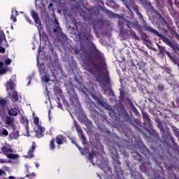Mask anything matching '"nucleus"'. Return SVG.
Listing matches in <instances>:
<instances>
[{
  "instance_id": "obj_3",
  "label": "nucleus",
  "mask_w": 179,
  "mask_h": 179,
  "mask_svg": "<svg viewBox=\"0 0 179 179\" xmlns=\"http://www.w3.org/2000/svg\"><path fill=\"white\" fill-rule=\"evenodd\" d=\"M69 100L71 106H72L76 114L78 115L79 121H80V122H83L87 118V116H86V113H85V111H83V109H82V106L80 105V102L78 99V95L76 94L73 95H70Z\"/></svg>"
},
{
  "instance_id": "obj_44",
  "label": "nucleus",
  "mask_w": 179,
  "mask_h": 179,
  "mask_svg": "<svg viewBox=\"0 0 179 179\" xmlns=\"http://www.w3.org/2000/svg\"><path fill=\"white\" fill-rule=\"evenodd\" d=\"M43 79L44 82H45V83H48V82H50V75L45 74Z\"/></svg>"
},
{
  "instance_id": "obj_64",
  "label": "nucleus",
  "mask_w": 179,
  "mask_h": 179,
  "mask_svg": "<svg viewBox=\"0 0 179 179\" xmlns=\"http://www.w3.org/2000/svg\"><path fill=\"white\" fill-rule=\"evenodd\" d=\"M125 135H128V134H131V131L128 129L127 131H124Z\"/></svg>"
},
{
  "instance_id": "obj_21",
  "label": "nucleus",
  "mask_w": 179,
  "mask_h": 179,
  "mask_svg": "<svg viewBox=\"0 0 179 179\" xmlns=\"http://www.w3.org/2000/svg\"><path fill=\"white\" fill-rule=\"evenodd\" d=\"M45 132V129L42 126L38 125L37 126V130H36V134L38 138H42L43 137V134Z\"/></svg>"
},
{
  "instance_id": "obj_18",
  "label": "nucleus",
  "mask_w": 179,
  "mask_h": 179,
  "mask_svg": "<svg viewBox=\"0 0 179 179\" xmlns=\"http://www.w3.org/2000/svg\"><path fill=\"white\" fill-rule=\"evenodd\" d=\"M20 122L21 124H25V131L29 134V120H27V117L21 115Z\"/></svg>"
},
{
  "instance_id": "obj_48",
  "label": "nucleus",
  "mask_w": 179,
  "mask_h": 179,
  "mask_svg": "<svg viewBox=\"0 0 179 179\" xmlns=\"http://www.w3.org/2000/svg\"><path fill=\"white\" fill-rule=\"evenodd\" d=\"M53 32L57 34H61L62 33V29L60 27H57L53 29Z\"/></svg>"
},
{
  "instance_id": "obj_38",
  "label": "nucleus",
  "mask_w": 179,
  "mask_h": 179,
  "mask_svg": "<svg viewBox=\"0 0 179 179\" xmlns=\"http://www.w3.org/2000/svg\"><path fill=\"white\" fill-rule=\"evenodd\" d=\"M3 41H6V37L5 36V34H0V44H2Z\"/></svg>"
},
{
  "instance_id": "obj_50",
  "label": "nucleus",
  "mask_w": 179,
  "mask_h": 179,
  "mask_svg": "<svg viewBox=\"0 0 179 179\" xmlns=\"http://www.w3.org/2000/svg\"><path fill=\"white\" fill-rule=\"evenodd\" d=\"M104 12H105L106 15H108V16H114V13L111 12L109 10L106 9L104 10Z\"/></svg>"
},
{
  "instance_id": "obj_46",
  "label": "nucleus",
  "mask_w": 179,
  "mask_h": 179,
  "mask_svg": "<svg viewBox=\"0 0 179 179\" xmlns=\"http://www.w3.org/2000/svg\"><path fill=\"white\" fill-rule=\"evenodd\" d=\"M34 125H36V127L40 125V119L38 118V117H34Z\"/></svg>"
},
{
  "instance_id": "obj_45",
  "label": "nucleus",
  "mask_w": 179,
  "mask_h": 179,
  "mask_svg": "<svg viewBox=\"0 0 179 179\" xmlns=\"http://www.w3.org/2000/svg\"><path fill=\"white\" fill-rule=\"evenodd\" d=\"M6 72H8V69H6V67H3L0 69V76L2 75H5Z\"/></svg>"
},
{
  "instance_id": "obj_6",
  "label": "nucleus",
  "mask_w": 179,
  "mask_h": 179,
  "mask_svg": "<svg viewBox=\"0 0 179 179\" xmlns=\"http://www.w3.org/2000/svg\"><path fill=\"white\" fill-rule=\"evenodd\" d=\"M92 47L94 48V55L95 58H96V59H98V61L100 62L96 65L94 64V66H97L98 68H99L101 71H104L107 69V64H106V59H104L103 56H101V53L100 52V51H99V50L96 48V45H94V43H92Z\"/></svg>"
},
{
  "instance_id": "obj_60",
  "label": "nucleus",
  "mask_w": 179,
  "mask_h": 179,
  "mask_svg": "<svg viewBox=\"0 0 179 179\" xmlns=\"http://www.w3.org/2000/svg\"><path fill=\"white\" fill-rule=\"evenodd\" d=\"M173 132H176V131H178V129L176 127V126H171Z\"/></svg>"
},
{
  "instance_id": "obj_25",
  "label": "nucleus",
  "mask_w": 179,
  "mask_h": 179,
  "mask_svg": "<svg viewBox=\"0 0 179 179\" xmlns=\"http://www.w3.org/2000/svg\"><path fill=\"white\" fill-rule=\"evenodd\" d=\"M12 15L10 17V19L13 20V22H17V19L16 18V16H17V10H16L15 8H12Z\"/></svg>"
},
{
  "instance_id": "obj_53",
  "label": "nucleus",
  "mask_w": 179,
  "mask_h": 179,
  "mask_svg": "<svg viewBox=\"0 0 179 179\" xmlns=\"http://www.w3.org/2000/svg\"><path fill=\"white\" fill-rule=\"evenodd\" d=\"M74 54H76V55H79V54H80V50L79 49V48H76L74 49Z\"/></svg>"
},
{
  "instance_id": "obj_59",
  "label": "nucleus",
  "mask_w": 179,
  "mask_h": 179,
  "mask_svg": "<svg viewBox=\"0 0 179 179\" xmlns=\"http://www.w3.org/2000/svg\"><path fill=\"white\" fill-rule=\"evenodd\" d=\"M165 54H166V55L169 57V58L171 59L173 56V55H171V53L170 52H169V50H168V52H166V53H165Z\"/></svg>"
},
{
  "instance_id": "obj_51",
  "label": "nucleus",
  "mask_w": 179,
  "mask_h": 179,
  "mask_svg": "<svg viewBox=\"0 0 179 179\" xmlns=\"http://www.w3.org/2000/svg\"><path fill=\"white\" fill-rule=\"evenodd\" d=\"M94 155H96L94 152H90L88 154L89 160H93V157H94Z\"/></svg>"
},
{
  "instance_id": "obj_55",
  "label": "nucleus",
  "mask_w": 179,
  "mask_h": 179,
  "mask_svg": "<svg viewBox=\"0 0 179 179\" xmlns=\"http://www.w3.org/2000/svg\"><path fill=\"white\" fill-rule=\"evenodd\" d=\"M25 177H27V178H30V177H36V173H31V174H27Z\"/></svg>"
},
{
  "instance_id": "obj_7",
  "label": "nucleus",
  "mask_w": 179,
  "mask_h": 179,
  "mask_svg": "<svg viewBox=\"0 0 179 179\" xmlns=\"http://www.w3.org/2000/svg\"><path fill=\"white\" fill-rule=\"evenodd\" d=\"M122 114L124 118V121H126V122H129L130 125H132V127H134L136 129L139 130V131L142 133V130H141V129H139V127L136 126L139 125V121L138 120L135 118H131L125 110L124 111H123Z\"/></svg>"
},
{
  "instance_id": "obj_9",
  "label": "nucleus",
  "mask_w": 179,
  "mask_h": 179,
  "mask_svg": "<svg viewBox=\"0 0 179 179\" xmlns=\"http://www.w3.org/2000/svg\"><path fill=\"white\" fill-rule=\"evenodd\" d=\"M120 33L121 34H123V36H131L133 40H139V37H138L136 32H135L134 30H128L124 28V27H121Z\"/></svg>"
},
{
  "instance_id": "obj_56",
  "label": "nucleus",
  "mask_w": 179,
  "mask_h": 179,
  "mask_svg": "<svg viewBox=\"0 0 179 179\" xmlns=\"http://www.w3.org/2000/svg\"><path fill=\"white\" fill-rule=\"evenodd\" d=\"M69 139L71 141V143H73L76 146V148H78V143H76V142L75 141V138H69Z\"/></svg>"
},
{
  "instance_id": "obj_11",
  "label": "nucleus",
  "mask_w": 179,
  "mask_h": 179,
  "mask_svg": "<svg viewBox=\"0 0 179 179\" xmlns=\"http://www.w3.org/2000/svg\"><path fill=\"white\" fill-rule=\"evenodd\" d=\"M55 94L57 96V103L58 108H61L62 110V104H61V99L64 97V94H62V90L58 88L55 90Z\"/></svg>"
},
{
  "instance_id": "obj_30",
  "label": "nucleus",
  "mask_w": 179,
  "mask_h": 179,
  "mask_svg": "<svg viewBox=\"0 0 179 179\" xmlns=\"http://www.w3.org/2000/svg\"><path fill=\"white\" fill-rule=\"evenodd\" d=\"M131 110L133 111L134 114L136 115L137 117H139L141 115V113H139V111H138V109H136V107H135L134 104H132L131 106Z\"/></svg>"
},
{
  "instance_id": "obj_8",
  "label": "nucleus",
  "mask_w": 179,
  "mask_h": 179,
  "mask_svg": "<svg viewBox=\"0 0 179 179\" xmlns=\"http://www.w3.org/2000/svg\"><path fill=\"white\" fill-rule=\"evenodd\" d=\"M121 27H124L125 29V26L129 29H141V24H139V22H131L128 20H124L122 22H120Z\"/></svg>"
},
{
  "instance_id": "obj_14",
  "label": "nucleus",
  "mask_w": 179,
  "mask_h": 179,
  "mask_svg": "<svg viewBox=\"0 0 179 179\" xmlns=\"http://www.w3.org/2000/svg\"><path fill=\"white\" fill-rule=\"evenodd\" d=\"M8 114L10 117H17V115L20 114V109L17 108H12L8 110Z\"/></svg>"
},
{
  "instance_id": "obj_26",
  "label": "nucleus",
  "mask_w": 179,
  "mask_h": 179,
  "mask_svg": "<svg viewBox=\"0 0 179 179\" xmlns=\"http://www.w3.org/2000/svg\"><path fill=\"white\" fill-rule=\"evenodd\" d=\"M91 96L94 100H95V101L99 103L100 106H104V103L103 102V101H101L100 98L96 96V94H91Z\"/></svg>"
},
{
  "instance_id": "obj_23",
  "label": "nucleus",
  "mask_w": 179,
  "mask_h": 179,
  "mask_svg": "<svg viewBox=\"0 0 179 179\" xmlns=\"http://www.w3.org/2000/svg\"><path fill=\"white\" fill-rule=\"evenodd\" d=\"M64 135L60 134L56 136L55 141L59 146L64 144Z\"/></svg>"
},
{
  "instance_id": "obj_54",
  "label": "nucleus",
  "mask_w": 179,
  "mask_h": 179,
  "mask_svg": "<svg viewBox=\"0 0 179 179\" xmlns=\"http://www.w3.org/2000/svg\"><path fill=\"white\" fill-rule=\"evenodd\" d=\"M171 61H172V62H173V64H178V60L176 59V57H173L171 59H170Z\"/></svg>"
},
{
  "instance_id": "obj_32",
  "label": "nucleus",
  "mask_w": 179,
  "mask_h": 179,
  "mask_svg": "<svg viewBox=\"0 0 179 179\" xmlns=\"http://www.w3.org/2000/svg\"><path fill=\"white\" fill-rule=\"evenodd\" d=\"M152 135H153L154 138H155L157 141L161 142L162 139L160 138V136H159V133L157 131H156V130H152Z\"/></svg>"
},
{
  "instance_id": "obj_29",
  "label": "nucleus",
  "mask_w": 179,
  "mask_h": 179,
  "mask_svg": "<svg viewBox=\"0 0 179 179\" xmlns=\"http://www.w3.org/2000/svg\"><path fill=\"white\" fill-rule=\"evenodd\" d=\"M49 148L50 150H55V138L50 140Z\"/></svg>"
},
{
  "instance_id": "obj_47",
  "label": "nucleus",
  "mask_w": 179,
  "mask_h": 179,
  "mask_svg": "<svg viewBox=\"0 0 179 179\" xmlns=\"http://www.w3.org/2000/svg\"><path fill=\"white\" fill-rule=\"evenodd\" d=\"M157 89L159 92H164V90H165L164 85H163V84L158 85Z\"/></svg>"
},
{
  "instance_id": "obj_1",
  "label": "nucleus",
  "mask_w": 179,
  "mask_h": 179,
  "mask_svg": "<svg viewBox=\"0 0 179 179\" xmlns=\"http://www.w3.org/2000/svg\"><path fill=\"white\" fill-rule=\"evenodd\" d=\"M80 16L83 17L85 22H88L90 24H92L94 31L108 26L107 20H97V13L93 9L87 10V11H80Z\"/></svg>"
},
{
  "instance_id": "obj_22",
  "label": "nucleus",
  "mask_w": 179,
  "mask_h": 179,
  "mask_svg": "<svg viewBox=\"0 0 179 179\" xmlns=\"http://www.w3.org/2000/svg\"><path fill=\"white\" fill-rule=\"evenodd\" d=\"M157 127L159 129V132L161 135H164L166 134V131L164 130V127L163 126V124H162V122L160 120L157 121Z\"/></svg>"
},
{
  "instance_id": "obj_61",
  "label": "nucleus",
  "mask_w": 179,
  "mask_h": 179,
  "mask_svg": "<svg viewBox=\"0 0 179 179\" xmlns=\"http://www.w3.org/2000/svg\"><path fill=\"white\" fill-rule=\"evenodd\" d=\"M0 163L3 164V163H8V162L3 159L0 158Z\"/></svg>"
},
{
  "instance_id": "obj_16",
  "label": "nucleus",
  "mask_w": 179,
  "mask_h": 179,
  "mask_svg": "<svg viewBox=\"0 0 179 179\" xmlns=\"http://www.w3.org/2000/svg\"><path fill=\"white\" fill-rule=\"evenodd\" d=\"M103 82L105 85H111V78H110V74L108 73V71L106 70L105 73H103Z\"/></svg>"
},
{
  "instance_id": "obj_20",
  "label": "nucleus",
  "mask_w": 179,
  "mask_h": 179,
  "mask_svg": "<svg viewBox=\"0 0 179 179\" xmlns=\"http://www.w3.org/2000/svg\"><path fill=\"white\" fill-rule=\"evenodd\" d=\"M143 6H144L145 9H147V10H150V12L155 11V13L157 12V10H155V8H153L152 6V3L149 1H145Z\"/></svg>"
},
{
  "instance_id": "obj_4",
  "label": "nucleus",
  "mask_w": 179,
  "mask_h": 179,
  "mask_svg": "<svg viewBox=\"0 0 179 179\" xmlns=\"http://www.w3.org/2000/svg\"><path fill=\"white\" fill-rule=\"evenodd\" d=\"M74 26L77 30L78 37H84L87 41L90 42L93 40V35H92V28L83 27V24L80 22H75Z\"/></svg>"
},
{
  "instance_id": "obj_63",
  "label": "nucleus",
  "mask_w": 179,
  "mask_h": 179,
  "mask_svg": "<svg viewBox=\"0 0 179 179\" xmlns=\"http://www.w3.org/2000/svg\"><path fill=\"white\" fill-rule=\"evenodd\" d=\"M144 41L147 43V44H149L150 45L152 44V42L148 39H144Z\"/></svg>"
},
{
  "instance_id": "obj_33",
  "label": "nucleus",
  "mask_w": 179,
  "mask_h": 179,
  "mask_svg": "<svg viewBox=\"0 0 179 179\" xmlns=\"http://www.w3.org/2000/svg\"><path fill=\"white\" fill-rule=\"evenodd\" d=\"M0 117L1 118H5L6 117V110L5 108H0Z\"/></svg>"
},
{
  "instance_id": "obj_5",
  "label": "nucleus",
  "mask_w": 179,
  "mask_h": 179,
  "mask_svg": "<svg viewBox=\"0 0 179 179\" xmlns=\"http://www.w3.org/2000/svg\"><path fill=\"white\" fill-rule=\"evenodd\" d=\"M6 92L10 96V99L13 103H17L19 101V93L15 90V83L12 79H10L6 82Z\"/></svg>"
},
{
  "instance_id": "obj_41",
  "label": "nucleus",
  "mask_w": 179,
  "mask_h": 179,
  "mask_svg": "<svg viewBox=\"0 0 179 179\" xmlns=\"http://www.w3.org/2000/svg\"><path fill=\"white\" fill-rule=\"evenodd\" d=\"M85 126H87V128H90V127H92V122L89 119H86L84 122H83Z\"/></svg>"
},
{
  "instance_id": "obj_37",
  "label": "nucleus",
  "mask_w": 179,
  "mask_h": 179,
  "mask_svg": "<svg viewBox=\"0 0 179 179\" xmlns=\"http://www.w3.org/2000/svg\"><path fill=\"white\" fill-rule=\"evenodd\" d=\"M61 99L62 100L64 107H66V108H68V107H69V103L68 102V101H66V99H65V96H62Z\"/></svg>"
},
{
  "instance_id": "obj_31",
  "label": "nucleus",
  "mask_w": 179,
  "mask_h": 179,
  "mask_svg": "<svg viewBox=\"0 0 179 179\" xmlns=\"http://www.w3.org/2000/svg\"><path fill=\"white\" fill-rule=\"evenodd\" d=\"M8 135H9V132L6 129H0V136H8Z\"/></svg>"
},
{
  "instance_id": "obj_15",
  "label": "nucleus",
  "mask_w": 179,
  "mask_h": 179,
  "mask_svg": "<svg viewBox=\"0 0 179 179\" xmlns=\"http://www.w3.org/2000/svg\"><path fill=\"white\" fill-rule=\"evenodd\" d=\"M13 131L9 134L10 139H17L19 138V131L16 130V125L12 127Z\"/></svg>"
},
{
  "instance_id": "obj_2",
  "label": "nucleus",
  "mask_w": 179,
  "mask_h": 179,
  "mask_svg": "<svg viewBox=\"0 0 179 179\" xmlns=\"http://www.w3.org/2000/svg\"><path fill=\"white\" fill-rule=\"evenodd\" d=\"M126 8L129 9V12L132 13V9L133 10H134V12H136V15L138 16V20L141 21V24H143L145 30H146L147 31H149V33H152V34H155V36H156L157 37H159V38L161 36H163V34L159 33L157 30L148 25L146 20L143 19V15H142V13L139 12V7L136 4H135V3H134L133 1H130L129 3L126 4Z\"/></svg>"
},
{
  "instance_id": "obj_57",
  "label": "nucleus",
  "mask_w": 179,
  "mask_h": 179,
  "mask_svg": "<svg viewBox=\"0 0 179 179\" xmlns=\"http://www.w3.org/2000/svg\"><path fill=\"white\" fill-rule=\"evenodd\" d=\"M173 135L175 136H176V138H178V139H179V131L178 130L173 131Z\"/></svg>"
},
{
  "instance_id": "obj_12",
  "label": "nucleus",
  "mask_w": 179,
  "mask_h": 179,
  "mask_svg": "<svg viewBox=\"0 0 179 179\" xmlns=\"http://www.w3.org/2000/svg\"><path fill=\"white\" fill-rule=\"evenodd\" d=\"M113 166L114 167L115 174L119 178H121V176L123 174L122 169L121 168V162L119 164H113Z\"/></svg>"
},
{
  "instance_id": "obj_10",
  "label": "nucleus",
  "mask_w": 179,
  "mask_h": 179,
  "mask_svg": "<svg viewBox=\"0 0 179 179\" xmlns=\"http://www.w3.org/2000/svg\"><path fill=\"white\" fill-rule=\"evenodd\" d=\"M143 120H144L143 124L145 129L148 128H150L152 127V120H150V117L149 114L145 111H142Z\"/></svg>"
},
{
  "instance_id": "obj_49",
  "label": "nucleus",
  "mask_w": 179,
  "mask_h": 179,
  "mask_svg": "<svg viewBox=\"0 0 179 179\" xmlns=\"http://www.w3.org/2000/svg\"><path fill=\"white\" fill-rule=\"evenodd\" d=\"M60 36H61L63 41H68V36H66V35H65L63 32H62L60 34Z\"/></svg>"
},
{
  "instance_id": "obj_35",
  "label": "nucleus",
  "mask_w": 179,
  "mask_h": 179,
  "mask_svg": "<svg viewBox=\"0 0 179 179\" xmlns=\"http://www.w3.org/2000/svg\"><path fill=\"white\" fill-rule=\"evenodd\" d=\"M8 101H6L3 98H0V107H5Z\"/></svg>"
},
{
  "instance_id": "obj_28",
  "label": "nucleus",
  "mask_w": 179,
  "mask_h": 179,
  "mask_svg": "<svg viewBox=\"0 0 179 179\" xmlns=\"http://www.w3.org/2000/svg\"><path fill=\"white\" fill-rule=\"evenodd\" d=\"M157 47L159 50L160 54H166V52H168V50H166V47L162 46V45H159L158 43H157Z\"/></svg>"
},
{
  "instance_id": "obj_58",
  "label": "nucleus",
  "mask_w": 179,
  "mask_h": 179,
  "mask_svg": "<svg viewBox=\"0 0 179 179\" xmlns=\"http://www.w3.org/2000/svg\"><path fill=\"white\" fill-rule=\"evenodd\" d=\"M5 51H6V49H5V48L0 46V52H1L2 54L5 53Z\"/></svg>"
},
{
  "instance_id": "obj_17",
  "label": "nucleus",
  "mask_w": 179,
  "mask_h": 179,
  "mask_svg": "<svg viewBox=\"0 0 179 179\" xmlns=\"http://www.w3.org/2000/svg\"><path fill=\"white\" fill-rule=\"evenodd\" d=\"M31 15L36 24H38L39 26H41V21L40 20V18H38V14L36 13L34 10H31Z\"/></svg>"
},
{
  "instance_id": "obj_19",
  "label": "nucleus",
  "mask_w": 179,
  "mask_h": 179,
  "mask_svg": "<svg viewBox=\"0 0 179 179\" xmlns=\"http://www.w3.org/2000/svg\"><path fill=\"white\" fill-rule=\"evenodd\" d=\"M14 122L15 117H13L11 116H6L5 121L6 125H8L9 127H12V128H13V125H15Z\"/></svg>"
},
{
  "instance_id": "obj_40",
  "label": "nucleus",
  "mask_w": 179,
  "mask_h": 179,
  "mask_svg": "<svg viewBox=\"0 0 179 179\" xmlns=\"http://www.w3.org/2000/svg\"><path fill=\"white\" fill-rule=\"evenodd\" d=\"M74 127H76L78 134L80 132H83L82 129L80 128V126H79V124H78L76 121L74 122Z\"/></svg>"
},
{
  "instance_id": "obj_13",
  "label": "nucleus",
  "mask_w": 179,
  "mask_h": 179,
  "mask_svg": "<svg viewBox=\"0 0 179 179\" xmlns=\"http://www.w3.org/2000/svg\"><path fill=\"white\" fill-rule=\"evenodd\" d=\"M35 150H36V142L33 141L32 145H31V148H29L26 157H27V159H33V157H34V153Z\"/></svg>"
},
{
  "instance_id": "obj_62",
  "label": "nucleus",
  "mask_w": 179,
  "mask_h": 179,
  "mask_svg": "<svg viewBox=\"0 0 179 179\" xmlns=\"http://www.w3.org/2000/svg\"><path fill=\"white\" fill-rule=\"evenodd\" d=\"M4 65H5V64H3V62H0V69L2 68H5Z\"/></svg>"
},
{
  "instance_id": "obj_52",
  "label": "nucleus",
  "mask_w": 179,
  "mask_h": 179,
  "mask_svg": "<svg viewBox=\"0 0 179 179\" xmlns=\"http://www.w3.org/2000/svg\"><path fill=\"white\" fill-rule=\"evenodd\" d=\"M4 62H5L6 65H10V64H12V59H6Z\"/></svg>"
},
{
  "instance_id": "obj_43",
  "label": "nucleus",
  "mask_w": 179,
  "mask_h": 179,
  "mask_svg": "<svg viewBox=\"0 0 179 179\" xmlns=\"http://www.w3.org/2000/svg\"><path fill=\"white\" fill-rule=\"evenodd\" d=\"M6 157H8V159H17V155H16V154H8L6 155Z\"/></svg>"
},
{
  "instance_id": "obj_27",
  "label": "nucleus",
  "mask_w": 179,
  "mask_h": 179,
  "mask_svg": "<svg viewBox=\"0 0 179 179\" xmlns=\"http://www.w3.org/2000/svg\"><path fill=\"white\" fill-rule=\"evenodd\" d=\"M1 152L2 153H3L5 155H6L7 153H12V152H13V150H12V149L10 148H8L6 146H3L1 148Z\"/></svg>"
},
{
  "instance_id": "obj_24",
  "label": "nucleus",
  "mask_w": 179,
  "mask_h": 179,
  "mask_svg": "<svg viewBox=\"0 0 179 179\" xmlns=\"http://www.w3.org/2000/svg\"><path fill=\"white\" fill-rule=\"evenodd\" d=\"M112 159L113 160V164L121 163V162L120 161V157H118V153L113 154Z\"/></svg>"
},
{
  "instance_id": "obj_39",
  "label": "nucleus",
  "mask_w": 179,
  "mask_h": 179,
  "mask_svg": "<svg viewBox=\"0 0 179 179\" xmlns=\"http://www.w3.org/2000/svg\"><path fill=\"white\" fill-rule=\"evenodd\" d=\"M101 167H102V170H103V171H104V173H107V170H108V171H111V168H110L108 166V164H105L104 167L103 166H101Z\"/></svg>"
},
{
  "instance_id": "obj_42",
  "label": "nucleus",
  "mask_w": 179,
  "mask_h": 179,
  "mask_svg": "<svg viewBox=\"0 0 179 179\" xmlns=\"http://www.w3.org/2000/svg\"><path fill=\"white\" fill-rule=\"evenodd\" d=\"M119 99L120 100H124V99H125V92H124V90H120V96Z\"/></svg>"
},
{
  "instance_id": "obj_34",
  "label": "nucleus",
  "mask_w": 179,
  "mask_h": 179,
  "mask_svg": "<svg viewBox=\"0 0 179 179\" xmlns=\"http://www.w3.org/2000/svg\"><path fill=\"white\" fill-rule=\"evenodd\" d=\"M80 139L83 145H86V137L83 135V131L80 132Z\"/></svg>"
},
{
  "instance_id": "obj_36",
  "label": "nucleus",
  "mask_w": 179,
  "mask_h": 179,
  "mask_svg": "<svg viewBox=\"0 0 179 179\" xmlns=\"http://www.w3.org/2000/svg\"><path fill=\"white\" fill-rule=\"evenodd\" d=\"M77 148L80 150V152L81 153L82 155H86V153H87V150H86L85 148H82L79 145H77Z\"/></svg>"
}]
</instances>
